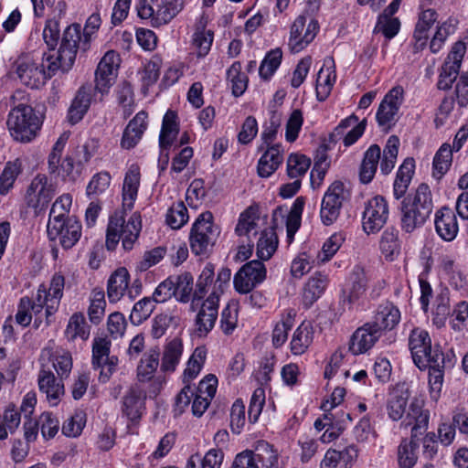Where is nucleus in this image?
I'll return each mask as SVG.
<instances>
[{
    "label": "nucleus",
    "mask_w": 468,
    "mask_h": 468,
    "mask_svg": "<svg viewBox=\"0 0 468 468\" xmlns=\"http://www.w3.org/2000/svg\"><path fill=\"white\" fill-rule=\"evenodd\" d=\"M188 218L187 208L181 201L174 203L166 213V223L174 229H181Z\"/></svg>",
    "instance_id": "63"
},
{
    "label": "nucleus",
    "mask_w": 468,
    "mask_h": 468,
    "mask_svg": "<svg viewBox=\"0 0 468 468\" xmlns=\"http://www.w3.org/2000/svg\"><path fill=\"white\" fill-rule=\"evenodd\" d=\"M414 169L415 162L412 158H406L399 167L393 184V195L396 199H399L405 195L414 174Z\"/></svg>",
    "instance_id": "38"
},
{
    "label": "nucleus",
    "mask_w": 468,
    "mask_h": 468,
    "mask_svg": "<svg viewBox=\"0 0 468 468\" xmlns=\"http://www.w3.org/2000/svg\"><path fill=\"white\" fill-rule=\"evenodd\" d=\"M381 156V150L378 144H372L365 152L364 158L360 166L359 177L364 184L371 182Z\"/></svg>",
    "instance_id": "39"
},
{
    "label": "nucleus",
    "mask_w": 468,
    "mask_h": 468,
    "mask_svg": "<svg viewBox=\"0 0 468 468\" xmlns=\"http://www.w3.org/2000/svg\"><path fill=\"white\" fill-rule=\"evenodd\" d=\"M56 194V186L45 175L33 178L26 193L27 205L36 213L44 211Z\"/></svg>",
    "instance_id": "15"
},
{
    "label": "nucleus",
    "mask_w": 468,
    "mask_h": 468,
    "mask_svg": "<svg viewBox=\"0 0 468 468\" xmlns=\"http://www.w3.org/2000/svg\"><path fill=\"white\" fill-rule=\"evenodd\" d=\"M147 128V113L144 111L139 112L129 122L123 131L121 140V146L123 149L133 148L142 139L144 131Z\"/></svg>",
    "instance_id": "30"
},
{
    "label": "nucleus",
    "mask_w": 468,
    "mask_h": 468,
    "mask_svg": "<svg viewBox=\"0 0 468 468\" xmlns=\"http://www.w3.org/2000/svg\"><path fill=\"white\" fill-rule=\"evenodd\" d=\"M351 288L347 296L350 304L358 302L366 292L369 277L361 266H355L351 273Z\"/></svg>",
    "instance_id": "43"
},
{
    "label": "nucleus",
    "mask_w": 468,
    "mask_h": 468,
    "mask_svg": "<svg viewBox=\"0 0 468 468\" xmlns=\"http://www.w3.org/2000/svg\"><path fill=\"white\" fill-rule=\"evenodd\" d=\"M437 19V13L433 9H426L421 12L414 32V37L420 45H424L428 38L427 31Z\"/></svg>",
    "instance_id": "61"
},
{
    "label": "nucleus",
    "mask_w": 468,
    "mask_h": 468,
    "mask_svg": "<svg viewBox=\"0 0 468 468\" xmlns=\"http://www.w3.org/2000/svg\"><path fill=\"white\" fill-rule=\"evenodd\" d=\"M266 268L261 261H250L235 274L233 283L237 292L248 293L266 278Z\"/></svg>",
    "instance_id": "19"
},
{
    "label": "nucleus",
    "mask_w": 468,
    "mask_h": 468,
    "mask_svg": "<svg viewBox=\"0 0 468 468\" xmlns=\"http://www.w3.org/2000/svg\"><path fill=\"white\" fill-rule=\"evenodd\" d=\"M311 165V160L303 154H291L287 159V175L292 179H301Z\"/></svg>",
    "instance_id": "59"
},
{
    "label": "nucleus",
    "mask_w": 468,
    "mask_h": 468,
    "mask_svg": "<svg viewBox=\"0 0 468 468\" xmlns=\"http://www.w3.org/2000/svg\"><path fill=\"white\" fill-rule=\"evenodd\" d=\"M230 468H280L279 454L272 445L261 441L254 451L238 453Z\"/></svg>",
    "instance_id": "7"
},
{
    "label": "nucleus",
    "mask_w": 468,
    "mask_h": 468,
    "mask_svg": "<svg viewBox=\"0 0 468 468\" xmlns=\"http://www.w3.org/2000/svg\"><path fill=\"white\" fill-rule=\"evenodd\" d=\"M145 396L138 388H132L123 398L122 411L132 421H137L144 409Z\"/></svg>",
    "instance_id": "37"
},
{
    "label": "nucleus",
    "mask_w": 468,
    "mask_h": 468,
    "mask_svg": "<svg viewBox=\"0 0 468 468\" xmlns=\"http://www.w3.org/2000/svg\"><path fill=\"white\" fill-rule=\"evenodd\" d=\"M39 364L40 370L37 377L39 390L46 395L51 406H57L64 395L62 380L69 376L72 369L71 355L49 342L41 350Z\"/></svg>",
    "instance_id": "2"
},
{
    "label": "nucleus",
    "mask_w": 468,
    "mask_h": 468,
    "mask_svg": "<svg viewBox=\"0 0 468 468\" xmlns=\"http://www.w3.org/2000/svg\"><path fill=\"white\" fill-rule=\"evenodd\" d=\"M230 277V270L222 268L214 279V266L211 263L202 270L194 291V301L207 295L195 320L196 335L199 337L206 336L213 329L218 318L219 298L229 286Z\"/></svg>",
    "instance_id": "1"
},
{
    "label": "nucleus",
    "mask_w": 468,
    "mask_h": 468,
    "mask_svg": "<svg viewBox=\"0 0 468 468\" xmlns=\"http://www.w3.org/2000/svg\"><path fill=\"white\" fill-rule=\"evenodd\" d=\"M160 354L156 349L146 352L137 367V378L140 381H149L153 378L159 366Z\"/></svg>",
    "instance_id": "46"
},
{
    "label": "nucleus",
    "mask_w": 468,
    "mask_h": 468,
    "mask_svg": "<svg viewBox=\"0 0 468 468\" xmlns=\"http://www.w3.org/2000/svg\"><path fill=\"white\" fill-rule=\"evenodd\" d=\"M176 114L173 111H167L163 118L162 129L159 135V146L168 149L176 139L179 128L176 122Z\"/></svg>",
    "instance_id": "45"
},
{
    "label": "nucleus",
    "mask_w": 468,
    "mask_h": 468,
    "mask_svg": "<svg viewBox=\"0 0 468 468\" xmlns=\"http://www.w3.org/2000/svg\"><path fill=\"white\" fill-rule=\"evenodd\" d=\"M64 287V276L60 273H55L48 287L44 284L38 287L34 302H32L31 311L37 314L45 308V314L48 319L58 309Z\"/></svg>",
    "instance_id": "8"
},
{
    "label": "nucleus",
    "mask_w": 468,
    "mask_h": 468,
    "mask_svg": "<svg viewBox=\"0 0 468 468\" xmlns=\"http://www.w3.org/2000/svg\"><path fill=\"white\" fill-rule=\"evenodd\" d=\"M346 236L342 232H335L332 234L323 244L321 250L315 252L317 264L324 263L330 261L333 256L338 251Z\"/></svg>",
    "instance_id": "52"
},
{
    "label": "nucleus",
    "mask_w": 468,
    "mask_h": 468,
    "mask_svg": "<svg viewBox=\"0 0 468 468\" xmlns=\"http://www.w3.org/2000/svg\"><path fill=\"white\" fill-rule=\"evenodd\" d=\"M314 327L310 322H303L293 332L290 342V349L292 355L304 354L314 340Z\"/></svg>",
    "instance_id": "35"
},
{
    "label": "nucleus",
    "mask_w": 468,
    "mask_h": 468,
    "mask_svg": "<svg viewBox=\"0 0 468 468\" xmlns=\"http://www.w3.org/2000/svg\"><path fill=\"white\" fill-rule=\"evenodd\" d=\"M90 105V94L84 88L79 90L69 110L68 118L72 124L80 122Z\"/></svg>",
    "instance_id": "50"
},
{
    "label": "nucleus",
    "mask_w": 468,
    "mask_h": 468,
    "mask_svg": "<svg viewBox=\"0 0 468 468\" xmlns=\"http://www.w3.org/2000/svg\"><path fill=\"white\" fill-rule=\"evenodd\" d=\"M207 358V350L204 346H197L188 358L183 373L185 384L195 379L202 370Z\"/></svg>",
    "instance_id": "47"
},
{
    "label": "nucleus",
    "mask_w": 468,
    "mask_h": 468,
    "mask_svg": "<svg viewBox=\"0 0 468 468\" xmlns=\"http://www.w3.org/2000/svg\"><path fill=\"white\" fill-rule=\"evenodd\" d=\"M42 123L43 116L26 104H18L13 108L7 118L11 136L21 143L32 141L39 132Z\"/></svg>",
    "instance_id": "6"
},
{
    "label": "nucleus",
    "mask_w": 468,
    "mask_h": 468,
    "mask_svg": "<svg viewBox=\"0 0 468 468\" xmlns=\"http://www.w3.org/2000/svg\"><path fill=\"white\" fill-rule=\"evenodd\" d=\"M65 336L69 341H74L77 338L82 340L89 338L90 327L81 313H75L69 317L65 329Z\"/></svg>",
    "instance_id": "48"
},
{
    "label": "nucleus",
    "mask_w": 468,
    "mask_h": 468,
    "mask_svg": "<svg viewBox=\"0 0 468 468\" xmlns=\"http://www.w3.org/2000/svg\"><path fill=\"white\" fill-rule=\"evenodd\" d=\"M433 209L432 193L427 184H420L415 192L401 203V228L408 233L420 228Z\"/></svg>",
    "instance_id": "3"
},
{
    "label": "nucleus",
    "mask_w": 468,
    "mask_h": 468,
    "mask_svg": "<svg viewBox=\"0 0 468 468\" xmlns=\"http://www.w3.org/2000/svg\"><path fill=\"white\" fill-rule=\"evenodd\" d=\"M112 176L109 172L101 171L93 175L86 187V196L89 199H97L103 195L111 186Z\"/></svg>",
    "instance_id": "51"
},
{
    "label": "nucleus",
    "mask_w": 468,
    "mask_h": 468,
    "mask_svg": "<svg viewBox=\"0 0 468 468\" xmlns=\"http://www.w3.org/2000/svg\"><path fill=\"white\" fill-rule=\"evenodd\" d=\"M319 30L318 22L303 15L298 16L290 28L288 46L292 52L298 53L304 49L316 37Z\"/></svg>",
    "instance_id": "16"
},
{
    "label": "nucleus",
    "mask_w": 468,
    "mask_h": 468,
    "mask_svg": "<svg viewBox=\"0 0 468 468\" xmlns=\"http://www.w3.org/2000/svg\"><path fill=\"white\" fill-rule=\"evenodd\" d=\"M259 221L257 209L250 207L239 215L235 231L239 236L250 237L251 233L257 234Z\"/></svg>",
    "instance_id": "57"
},
{
    "label": "nucleus",
    "mask_w": 468,
    "mask_h": 468,
    "mask_svg": "<svg viewBox=\"0 0 468 468\" xmlns=\"http://www.w3.org/2000/svg\"><path fill=\"white\" fill-rule=\"evenodd\" d=\"M430 412L424 409V400L413 398L403 420L405 426H411V437L416 438L426 431L429 425Z\"/></svg>",
    "instance_id": "22"
},
{
    "label": "nucleus",
    "mask_w": 468,
    "mask_h": 468,
    "mask_svg": "<svg viewBox=\"0 0 468 468\" xmlns=\"http://www.w3.org/2000/svg\"><path fill=\"white\" fill-rule=\"evenodd\" d=\"M389 217V207L386 198L377 195L364 204L361 216L363 231L367 234L378 233L387 224Z\"/></svg>",
    "instance_id": "11"
},
{
    "label": "nucleus",
    "mask_w": 468,
    "mask_h": 468,
    "mask_svg": "<svg viewBox=\"0 0 468 468\" xmlns=\"http://www.w3.org/2000/svg\"><path fill=\"white\" fill-rule=\"evenodd\" d=\"M120 56L110 50L100 60L95 72V88L101 94L108 93L114 84L120 66Z\"/></svg>",
    "instance_id": "20"
},
{
    "label": "nucleus",
    "mask_w": 468,
    "mask_h": 468,
    "mask_svg": "<svg viewBox=\"0 0 468 468\" xmlns=\"http://www.w3.org/2000/svg\"><path fill=\"white\" fill-rule=\"evenodd\" d=\"M409 397V391L404 386L398 385L390 389L386 401V411L391 420L398 421L402 419L406 413Z\"/></svg>",
    "instance_id": "32"
},
{
    "label": "nucleus",
    "mask_w": 468,
    "mask_h": 468,
    "mask_svg": "<svg viewBox=\"0 0 468 468\" xmlns=\"http://www.w3.org/2000/svg\"><path fill=\"white\" fill-rule=\"evenodd\" d=\"M140 167L133 164L127 169L122 184V207L124 210H131L137 198L140 186Z\"/></svg>",
    "instance_id": "31"
},
{
    "label": "nucleus",
    "mask_w": 468,
    "mask_h": 468,
    "mask_svg": "<svg viewBox=\"0 0 468 468\" xmlns=\"http://www.w3.org/2000/svg\"><path fill=\"white\" fill-rule=\"evenodd\" d=\"M219 234L213 223V216L207 211L201 213L195 220L190 232V247L196 255L206 254L215 244Z\"/></svg>",
    "instance_id": "9"
},
{
    "label": "nucleus",
    "mask_w": 468,
    "mask_h": 468,
    "mask_svg": "<svg viewBox=\"0 0 468 468\" xmlns=\"http://www.w3.org/2000/svg\"><path fill=\"white\" fill-rule=\"evenodd\" d=\"M21 172V165L18 161L7 162L0 175V195H6L13 187L16 177Z\"/></svg>",
    "instance_id": "60"
},
{
    "label": "nucleus",
    "mask_w": 468,
    "mask_h": 468,
    "mask_svg": "<svg viewBox=\"0 0 468 468\" xmlns=\"http://www.w3.org/2000/svg\"><path fill=\"white\" fill-rule=\"evenodd\" d=\"M382 335L370 323H366L352 335L348 350L355 356L371 349Z\"/></svg>",
    "instance_id": "24"
},
{
    "label": "nucleus",
    "mask_w": 468,
    "mask_h": 468,
    "mask_svg": "<svg viewBox=\"0 0 468 468\" xmlns=\"http://www.w3.org/2000/svg\"><path fill=\"white\" fill-rule=\"evenodd\" d=\"M296 313L293 309L284 310L273 324L271 342L274 347L283 346L288 339L289 331L294 326Z\"/></svg>",
    "instance_id": "34"
},
{
    "label": "nucleus",
    "mask_w": 468,
    "mask_h": 468,
    "mask_svg": "<svg viewBox=\"0 0 468 468\" xmlns=\"http://www.w3.org/2000/svg\"><path fill=\"white\" fill-rule=\"evenodd\" d=\"M335 81V62L332 58L327 57L317 73L315 81L316 97L319 101H324L328 98Z\"/></svg>",
    "instance_id": "28"
},
{
    "label": "nucleus",
    "mask_w": 468,
    "mask_h": 468,
    "mask_svg": "<svg viewBox=\"0 0 468 468\" xmlns=\"http://www.w3.org/2000/svg\"><path fill=\"white\" fill-rule=\"evenodd\" d=\"M282 52L280 48H275L267 53L262 60L259 73L262 79H270L281 65Z\"/></svg>",
    "instance_id": "64"
},
{
    "label": "nucleus",
    "mask_w": 468,
    "mask_h": 468,
    "mask_svg": "<svg viewBox=\"0 0 468 468\" xmlns=\"http://www.w3.org/2000/svg\"><path fill=\"white\" fill-rule=\"evenodd\" d=\"M142 229L141 216L133 213L128 220H125L122 213H114L110 217L106 233V247L113 250L120 239L126 250L133 248Z\"/></svg>",
    "instance_id": "5"
},
{
    "label": "nucleus",
    "mask_w": 468,
    "mask_h": 468,
    "mask_svg": "<svg viewBox=\"0 0 468 468\" xmlns=\"http://www.w3.org/2000/svg\"><path fill=\"white\" fill-rule=\"evenodd\" d=\"M58 70L60 69L54 60V55L44 54L42 63L30 56L21 57L16 63V72L21 83L31 89L43 86Z\"/></svg>",
    "instance_id": "4"
},
{
    "label": "nucleus",
    "mask_w": 468,
    "mask_h": 468,
    "mask_svg": "<svg viewBox=\"0 0 468 468\" xmlns=\"http://www.w3.org/2000/svg\"><path fill=\"white\" fill-rule=\"evenodd\" d=\"M328 277L322 272H314L304 283L301 292V303L309 309L324 293Z\"/></svg>",
    "instance_id": "27"
},
{
    "label": "nucleus",
    "mask_w": 468,
    "mask_h": 468,
    "mask_svg": "<svg viewBox=\"0 0 468 468\" xmlns=\"http://www.w3.org/2000/svg\"><path fill=\"white\" fill-rule=\"evenodd\" d=\"M69 138V133H61L54 144L48 158L49 174L55 177H60L64 181L75 180L73 158L67 155L62 159V154Z\"/></svg>",
    "instance_id": "13"
},
{
    "label": "nucleus",
    "mask_w": 468,
    "mask_h": 468,
    "mask_svg": "<svg viewBox=\"0 0 468 468\" xmlns=\"http://www.w3.org/2000/svg\"><path fill=\"white\" fill-rule=\"evenodd\" d=\"M452 153L450 144L444 143L441 145L432 162L434 177L440 179L449 170L452 162Z\"/></svg>",
    "instance_id": "54"
},
{
    "label": "nucleus",
    "mask_w": 468,
    "mask_h": 468,
    "mask_svg": "<svg viewBox=\"0 0 468 468\" xmlns=\"http://www.w3.org/2000/svg\"><path fill=\"white\" fill-rule=\"evenodd\" d=\"M348 193L340 181H335L329 186L324 195L320 209L322 222L332 225L339 217L343 203L347 199Z\"/></svg>",
    "instance_id": "14"
},
{
    "label": "nucleus",
    "mask_w": 468,
    "mask_h": 468,
    "mask_svg": "<svg viewBox=\"0 0 468 468\" xmlns=\"http://www.w3.org/2000/svg\"><path fill=\"white\" fill-rule=\"evenodd\" d=\"M379 249L386 260L394 261L400 253L399 230L392 227L387 228L381 234Z\"/></svg>",
    "instance_id": "42"
},
{
    "label": "nucleus",
    "mask_w": 468,
    "mask_h": 468,
    "mask_svg": "<svg viewBox=\"0 0 468 468\" xmlns=\"http://www.w3.org/2000/svg\"><path fill=\"white\" fill-rule=\"evenodd\" d=\"M401 320V313L393 303L379 304L372 322H369L382 335L383 331L394 329Z\"/></svg>",
    "instance_id": "26"
},
{
    "label": "nucleus",
    "mask_w": 468,
    "mask_h": 468,
    "mask_svg": "<svg viewBox=\"0 0 468 468\" xmlns=\"http://www.w3.org/2000/svg\"><path fill=\"white\" fill-rule=\"evenodd\" d=\"M83 48V35L80 24H72L63 32L58 50L54 55V60L62 72H68L76 59L78 48Z\"/></svg>",
    "instance_id": "10"
},
{
    "label": "nucleus",
    "mask_w": 468,
    "mask_h": 468,
    "mask_svg": "<svg viewBox=\"0 0 468 468\" xmlns=\"http://www.w3.org/2000/svg\"><path fill=\"white\" fill-rule=\"evenodd\" d=\"M105 293L101 289H94L90 295V306L88 309V315L90 321L98 324L101 322L105 314Z\"/></svg>",
    "instance_id": "56"
},
{
    "label": "nucleus",
    "mask_w": 468,
    "mask_h": 468,
    "mask_svg": "<svg viewBox=\"0 0 468 468\" xmlns=\"http://www.w3.org/2000/svg\"><path fill=\"white\" fill-rule=\"evenodd\" d=\"M56 233L51 231V223H48L47 231L51 240H58L64 249L72 248L81 236V224L75 218H67L60 221Z\"/></svg>",
    "instance_id": "21"
},
{
    "label": "nucleus",
    "mask_w": 468,
    "mask_h": 468,
    "mask_svg": "<svg viewBox=\"0 0 468 468\" xmlns=\"http://www.w3.org/2000/svg\"><path fill=\"white\" fill-rule=\"evenodd\" d=\"M367 120L361 122L352 114L342 120L335 129V134L343 136V143L346 147L353 145L365 133Z\"/></svg>",
    "instance_id": "29"
},
{
    "label": "nucleus",
    "mask_w": 468,
    "mask_h": 468,
    "mask_svg": "<svg viewBox=\"0 0 468 468\" xmlns=\"http://www.w3.org/2000/svg\"><path fill=\"white\" fill-rule=\"evenodd\" d=\"M409 347L414 364L424 370L433 359L431 339L429 333L422 328H414L409 335Z\"/></svg>",
    "instance_id": "18"
},
{
    "label": "nucleus",
    "mask_w": 468,
    "mask_h": 468,
    "mask_svg": "<svg viewBox=\"0 0 468 468\" xmlns=\"http://www.w3.org/2000/svg\"><path fill=\"white\" fill-rule=\"evenodd\" d=\"M315 251L300 252L291 263V273L296 279H301L317 264Z\"/></svg>",
    "instance_id": "53"
},
{
    "label": "nucleus",
    "mask_w": 468,
    "mask_h": 468,
    "mask_svg": "<svg viewBox=\"0 0 468 468\" xmlns=\"http://www.w3.org/2000/svg\"><path fill=\"white\" fill-rule=\"evenodd\" d=\"M184 346L179 338H174L164 346L161 370L165 373H172L178 366L183 355Z\"/></svg>",
    "instance_id": "36"
},
{
    "label": "nucleus",
    "mask_w": 468,
    "mask_h": 468,
    "mask_svg": "<svg viewBox=\"0 0 468 468\" xmlns=\"http://www.w3.org/2000/svg\"><path fill=\"white\" fill-rule=\"evenodd\" d=\"M278 247V238L272 229H263L256 244L257 256L261 261H268L274 254Z\"/></svg>",
    "instance_id": "44"
},
{
    "label": "nucleus",
    "mask_w": 468,
    "mask_h": 468,
    "mask_svg": "<svg viewBox=\"0 0 468 468\" xmlns=\"http://www.w3.org/2000/svg\"><path fill=\"white\" fill-rule=\"evenodd\" d=\"M404 102V89L393 87L383 98L376 112L378 125L383 131H389L399 119V109Z\"/></svg>",
    "instance_id": "12"
},
{
    "label": "nucleus",
    "mask_w": 468,
    "mask_h": 468,
    "mask_svg": "<svg viewBox=\"0 0 468 468\" xmlns=\"http://www.w3.org/2000/svg\"><path fill=\"white\" fill-rule=\"evenodd\" d=\"M283 152L281 144L268 146L258 162V175L264 178L271 176L282 163Z\"/></svg>",
    "instance_id": "33"
},
{
    "label": "nucleus",
    "mask_w": 468,
    "mask_h": 468,
    "mask_svg": "<svg viewBox=\"0 0 468 468\" xmlns=\"http://www.w3.org/2000/svg\"><path fill=\"white\" fill-rule=\"evenodd\" d=\"M417 443L413 439L410 441H401L398 450V461L400 468H412L417 462Z\"/></svg>",
    "instance_id": "62"
},
{
    "label": "nucleus",
    "mask_w": 468,
    "mask_h": 468,
    "mask_svg": "<svg viewBox=\"0 0 468 468\" xmlns=\"http://www.w3.org/2000/svg\"><path fill=\"white\" fill-rule=\"evenodd\" d=\"M156 13L154 17V27H160L169 23L183 8V4L178 1L167 0L166 3L155 5Z\"/></svg>",
    "instance_id": "58"
},
{
    "label": "nucleus",
    "mask_w": 468,
    "mask_h": 468,
    "mask_svg": "<svg viewBox=\"0 0 468 468\" xmlns=\"http://www.w3.org/2000/svg\"><path fill=\"white\" fill-rule=\"evenodd\" d=\"M107 296L110 303H117L125 296L133 299L130 274L126 268L120 267L111 274L107 282Z\"/></svg>",
    "instance_id": "23"
},
{
    "label": "nucleus",
    "mask_w": 468,
    "mask_h": 468,
    "mask_svg": "<svg viewBox=\"0 0 468 468\" xmlns=\"http://www.w3.org/2000/svg\"><path fill=\"white\" fill-rule=\"evenodd\" d=\"M173 281L175 297L181 303H187L193 292V277L190 273L185 272L179 275L170 276Z\"/></svg>",
    "instance_id": "55"
},
{
    "label": "nucleus",
    "mask_w": 468,
    "mask_h": 468,
    "mask_svg": "<svg viewBox=\"0 0 468 468\" xmlns=\"http://www.w3.org/2000/svg\"><path fill=\"white\" fill-rule=\"evenodd\" d=\"M434 227L438 236L446 242L455 239L459 232L457 217L452 209L442 207L435 212Z\"/></svg>",
    "instance_id": "25"
},
{
    "label": "nucleus",
    "mask_w": 468,
    "mask_h": 468,
    "mask_svg": "<svg viewBox=\"0 0 468 468\" xmlns=\"http://www.w3.org/2000/svg\"><path fill=\"white\" fill-rule=\"evenodd\" d=\"M72 205V197L70 194L59 196L53 203L48 223H51V231L56 233L58 227H60L61 220H67L69 218V212Z\"/></svg>",
    "instance_id": "40"
},
{
    "label": "nucleus",
    "mask_w": 468,
    "mask_h": 468,
    "mask_svg": "<svg viewBox=\"0 0 468 468\" xmlns=\"http://www.w3.org/2000/svg\"><path fill=\"white\" fill-rule=\"evenodd\" d=\"M466 52V45L458 41L452 47L440 72L437 87L439 90H447L452 88L453 81L459 74L463 56Z\"/></svg>",
    "instance_id": "17"
},
{
    "label": "nucleus",
    "mask_w": 468,
    "mask_h": 468,
    "mask_svg": "<svg viewBox=\"0 0 468 468\" xmlns=\"http://www.w3.org/2000/svg\"><path fill=\"white\" fill-rule=\"evenodd\" d=\"M214 39V34L210 29H206L204 25H198L192 37V47L198 58L206 57L210 51Z\"/></svg>",
    "instance_id": "49"
},
{
    "label": "nucleus",
    "mask_w": 468,
    "mask_h": 468,
    "mask_svg": "<svg viewBox=\"0 0 468 468\" xmlns=\"http://www.w3.org/2000/svg\"><path fill=\"white\" fill-rule=\"evenodd\" d=\"M440 355H433V359L427 367L429 368L430 397L433 401L439 399L444 380V369L440 366Z\"/></svg>",
    "instance_id": "41"
}]
</instances>
